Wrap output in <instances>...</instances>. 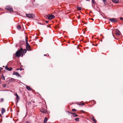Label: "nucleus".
I'll return each instance as SVG.
<instances>
[{
	"label": "nucleus",
	"mask_w": 123,
	"mask_h": 123,
	"mask_svg": "<svg viewBox=\"0 0 123 123\" xmlns=\"http://www.w3.org/2000/svg\"><path fill=\"white\" fill-rule=\"evenodd\" d=\"M47 27H49L50 28H51V27L50 26H48V25H47Z\"/></svg>",
	"instance_id": "a19ab883"
},
{
	"label": "nucleus",
	"mask_w": 123,
	"mask_h": 123,
	"mask_svg": "<svg viewBox=\"0 0 123 123\" xmlns=\"http://www.w3.org/2000/svg\"><path fill=\"white\" fill-rule=\"evenodd\" d=\"M26 48L29 51H31V48L30 46L27 47H26Z\"/></svg>",
	"instance_id": "f8f14e48"
},
{
	"label": "nucleus",
	"mask_w": 123,
	"mask_h": 123,
	"mask_svg": "<svg viewBox=\"0 0 123 123\" xmlns=\"http://www.w3.org/2000/svg\"><path fill=\"white\" fill-rule=\"evenodd\" d=\"M47 55L46 54H44V56H46Z\"/></svg>",
	"instance_id": "37998d69"
},
{
	"label": "nucleus",
	"mask_w": 123,
	"mask_h": 123,
	"mask_svg": "<svg viewBox=\"0 0 123 123\" xmlns=\"http://www.w3.org/2000/svg\"><path fill=\"white\" fill-rule=\"evenodd\" d=\"M0 116H1V114H0Z\"/></svg>",
	"instance_id": "a18cd8bd"
},
{
	"label": "nucleus",
	"mask_w": 123,
	"mask_h": 123,
	"mask_svg": "<svg viewBox=\"0 0 123 123\" xmlns=\"http://www.w3.org/2000/svg\"><path fill=\"white\" fill-rule=\"evenodd\" d=\"M35 0H32L30 2V3L31 4V5L32 6H33L34 5H35V4H34V3L35 2Z\"/></svg>",
	"instance_id": "9b49d317"
},
{
	"label": "nucleus",
	"mask_w": 123,
	"mask_h": 123,
	"mask_svg": "<svg viewBox=\"0 0 123 123\" xmlns=\"http://www.w3.org/2000/svg\"><path fill=\"white\" fill-rule=\"evenodd\" d=\"M92 7L94 8L95 7V6L97 5L96 3L95 0H92Z\"/></svg>",
	"instance_id": "39448f33"
},
{
	"label": "nucleus",
	"mask_w": 123,
	"mask_h": 123,
	"mask_svg": "<svg viewBox=\"0 0 123 123\" xmlns=\"http://www.w3.org/2000/svg\"><path fill=\"white\" fill-rule=\"evenodd\" d=\"M15 96H16V97L18 96L16 93H15Z\"/></svg>",
	"instance_id": "2f4dec72"
},
{
	"label": "nucleus",
	"mask_w": 123,
	"mask_h": 123,
	"mask_svg": "<svg viewBox=\"0 0 123 123\" xmlns=\"http://www.w3.org/2000/svg\"><path fill=\"white\" fill-rule=\"evenodd\" d=\"M1 84V81L0 80V85Z\"/></svg>",
	"instance_id": "79ce46f5"
},
{
	"label": "nucleus",
	"mask_w": 123,
	"mask_h": 123,
	"mask_svg": "<svg viewBox=\"0 0 123 123\" xmlns=\"http://www.w3.org/2000/svg\"><path fill=\"white\" fill-rule=\"evenodd\" d=\"M109 20L112 23L117 22V21L116 20V19L115 18H111L109 19Z\"/></svg>",
	"instance_id": "423d86ee"
},
{
	"label": "nucleus",
	"mask_w": 123,
	"mask_h": 123,
	"mask_svg": "<svg viewBox=\"0 0 123 123\" xmlns=\"http://www.w3.org/2000/svg\"><path fill=\"white\" fill-rule=\"evenodd\" d=\"M84 103H82V104H79L80 105H85Z\"/></svg>",
	"instance_id": "7c9ffc66"
},
{
	"label": "nucleus",
	"mask_w": 123,
	"mask_h": 123,
	"mask_svg": "<svg viewBox=\"0 0 123 123\" xmlns=\"http://www.w3.org/2000/svg\"><path fill=\"white\" fill-rule=\"evenodd\" d=\"M26 47H27L28 46H30L29 44L28 43V41H26Z\"/></svg>",
	"instance_id": "5701e85b"
},
{
	"label": "nucleus",
	"mask_w": 123,
	"mask_h": 123,
	"mask_svg": "<svg viewBox=\"0 0 123 123\" xmlns=\"http://www.w3.org/2000/svg\"><path fill=\"white\" fill-rule=\"evenodd\" d=\"M120 19L121 20H123V18L122 17H121L120 18Z\"/></svg>",
	"instance_id": "473e14b6"
},
{
	"label": "nucleus",
	"mask_w": 123,
	"mask_h": 123,
	"mask_svg": "<svg viewBox=\"0 0 123 123\" xmlns=\"http://www.w3.org/2000/svg\"><path fill=\"white\" fill-rule=\"evenodd\" d=\"M12 75H16L17 77H21V76L17 72H15L14 71L13 72Z\"/></svg>",
	"instance_id": "0eeeda50"
},
{
	"label": "nucleus",
	"mask_w": 123,
	"mask_h": 123,
	"mask_svg": "<svg viewBox=\"0 0 123 123\" xmlns=\"http://www.w3.org/2000/svg\"><path fill=\"white\" fill-rule=\"evenodd\" d=\"M4 99L3 98H1L0 100V102H3V101Z\"/></svg>",
	"instance_id": "cd10ccee"
},
{
	"label": "nucleus",
	"mask_w": 123,
	"mask_h": 123,
	"mask_svg": "<svg viewBox=\"0 0 123 123\" xmlns=\"http://www.w3.org/2000/svg\"><path fill=\"white\" fill-rule=\"evenodd\" d=\"M71 114H73V116L74 117H76L78 116V115L76 114V113H71Z\"/></svg>",
	"instance_id": "f3484780"
},
{
	"label": "nucleus",
	"mask_w": 123,
	"mask_h": 123,
	"mask_svg": "<svg viewBox=\"0 0 123 123\" xmlns=\"http://www.w3.org/2000/svg\"><path fill=\"white\" fill-rule=\"evenodd\" d=\"M26 52V50L25 49H23L22 48L19 50H18L16 53V56L18 57H19L23 53H25Z\"/></svg>",
	"instance_id": "f257e3e1"
},
{
	"label": "nucleus",
	"mask_w": 123,
	"mask_h": 123,
	"mask_svg": "<svg viewBox=\"0 0 123 123\" xmlns=\"http://www.w3.org/2000/svg\"><path fill=\"white\" fill-rule=\"evenodd\" d=\"M2 86L4 88L5 87H6V85L5 84H3L2 85Z\"/></svg>",
	"instance_id": "c85d7f7f"
},
{
	"label": "nucleus",
	"mask_w": 123,
	"mask_h": 123,
	"mask_svg": "<svg viewBox=\"0 0 123 123\" xmlns=\"http://www.w3.org/2000/svg\"><path fill=\"white\" fill-rule=\"evenodd\" d=\"M46 17L48 18V19H50L53 18L55 17V16L52 15H50L49 16L47 15Z\"/></svg>",
	"instance_id": "20e7f679"
},
{
	"label": "nucleus",
	"mask_w": 123,
	"mask_h": 123,
	"mask_svg": "<svg viewBox=\"0 0 123 123\" xmlns=\"http://www.w3.org/2000/svg\"><path fill=\"white\" fill-rule=\"evenodd\" d=\"M20 70V71H21L22 70V68H20L19 69H17V70Z\"/></svg>",
	"instance_id": "72a5a7b5"
},
{
	"label": "nucleus",
	"mask_w": 123,
	"mask_h": 123,
	"mask_svg": "<svg viewBox=\"0 0 123 123\" xmlns=\"http://www.w3.org/2000/svg\"><path fill=\"white\" fill-rule=\"evenodd\" d=\"M15 80H16L14 79L11 78L9 79V81L10 82H12L15 81Z\"/></svg>",
	"instance_id": "ddd939ff"
},
{
	"label": "nucleus",
	"mask_w": 123,
	"mask_h": 123,
	"mask_svg": "<svg viewBox=\"0 0 123 123\" xmlns=\"http://www.w3.org/2000/svg\"><path fill=\"white\" fill-rule=\"evenodd\" d=\"M77 8L79 11L81 10V8L80 7H78V6H77Z\"/></svg>",
	"instance_id": "a878e982"
},
{
	"label": "nucleus",
	"mask_w": 123,
	"mask_h": 123,
	"mask_svg": "<svg viewBox=\"0 0 123 123\" xmlns=\"http://www.w3.org/2000/svg\"><path fill=\"white\" fill-rule=\"evenodd\" d=\"M26 88L28 90H32V89L29 86H26Z\"/></svg>",
	"instance_id": "4468645a"
},
{
	"label": "nucleus",
	"mask_w": 123,
	"mask_h": 123,
	"mask_svg": "<svg viewBox=\"0 0 123 123\" xmlns=\"http://www.w3.org/2000/svg\"><path fill=\"white\" fill-rule=\"evenodd\" d=\"M112 1L115 4L118 3L119 2V0H112Z\"/></svg>",
	"instance_id": "dca6fc26"
},
{
	"label": "nucleus",
	"mask_w": 123,
	"mask_h": 123,
	"mask_svg": "<svg viewBox=\"0 0 123 123\" xmlns=\"http://www.w3.org/2000/svg\"><path fill=\"white\" fill-rule=\"evenodd\" d=\"M49 21H45V22L47 23H48Z\"/></svg>",
	"instance_id": "e433bc0d"
},
{
	"label": "nucleus",
	"mask_w": 123,
	"mask_h": 123,
	"mask_svg": "<svg viewBox=\"0 0 123 123\" xmlns=\"http://www.w3.org/2000/svg\"><path fill=\"white\" fill-rule=\"evenodd\" d=\"M26 16L30 18H33L35 17V16L33 14H26Z\"/></svg>",
	"instance_id": "f03ea898"
},
{
	"label": "nucleus",
	"mask_w": 123,
	"mask_h": 123,
	"mask_svg": "<svg viewBox=\"0 0 123 123\" xmlns=\"http://www.w3.org/2000/svg\"><path fill=\"white\" fill-rule=\"evenodd\" d=\"M5 68L6 70L8 71H11L12 69V68H11V67L8 68L7 66H6Z\"/></svg>",
	"instance_id": "9d476101"
},
{
	"label": "nucleus",
	"mask_w": 123,
	"mask_h": 123,
	"mask_svg": "<svg viewBox=\"0 0 123 123\" xmlns=\"http://www.w3.org/2000/svg\"><path fill=\"white\" fill-rule=\"evenodd\" d=\"M25 123H30L29 122H26Z\"/></svg>",
	"instance_id": "58836bf2"
},
{
	"label": "nucleus",
	"mask_w": 123,
	"mask_h": 123,
	"mask_svg": "<svg viewBox=\"0 0 123 123\" xmlns=\"http://www.w3.org/2000/svg\"><path fill=\"white\" fill-rule=\"evenodd\" d=\"M112 35H113L114 37V38H115V39H116L115 38V37H114V35H113V32H112Z\"/></svg>",
	"instance_id": "4c0bfd02"
},
{
	"label": "nucleus",
	"mask_w": 123,
	"mask_h": 123,
	"mask_svg": "<svg viewBox=\"0 0 123 123\" xmlns=\"http://www.w3.org/2000/svg\"><path fill=\"white\" fill-rule=\"evenodd\" d=\"M38 24H40V25H43V24H42L41 23H40L39 22H38Z\"/></svg>",
	"instance_id": "c9c22d12"
},
{
	"label": "nucleus",
	"mask_w": 123,
	"mask_h": 123,
	"mask_svg": "<svg viewBox=\"0 0 123 123\" xmlns=\"http://www.w3.org/2000/svg\"><path fill=\"white\" fill-rule=\"evenodd\" d=\"M74 120L77 122H79V118H75V119Z\"/></svg>",
	"instance_id": "393cba45"
},
{
	"label": "nucleus",
	"mask_w": 123,
	"mask_h": 123,
	"mask_svg": "<svg viewBox=\"0 0 123 123\" xmlns=\"http://www.w3.org/2000/svg\"><path fill=\"white\" fill-rule=\"evenodd\" d=\"M1 77H2V79H3V80H5V77L4 76V75L3 74H2L1 75Z\"/></svg>",
	"instance_id": "bb28decb"
},
{
	"label": "nucleus",
	"mask_w": 123,
	"mask_h": 123,
	"mask_svg": "<svg viewBox=\"0 0 123 123\" xmlns=\"http://www.w3.org/2000/svg\"><path fill=\"white\" fill-rule=\"evenodd\" d=\"M25 41H26H26H28V39L26 37L25 38Z\"/></svg>",
	"instance_id": "f704fd0d"
},
{
	"label": "nucleus",
	"mask_w": 123,
	"mask_h": 123,
	"mask_svg": "<svg viewBox=\"0 0 123 123\" xmlns=\"http://www.w3.org/2000/svg\"><path fill=\"white\" fill-rule=\"evenodd\" d=\"M1 9V8H0V10Z\"/></svg>",
	"instance_id": "49530a36"
},
{
	"label": "nucleus",
	"mask_w": 123,
	"mask_h": 123,
	"mask_svg": "<svg viewBox=\"0 0 123 123\" xmlns=\"http://www.w3.org/2000/svg\"><path fill=\"white\" fill-rule=\"evenodd\" d=\"M19 100V96L17 97L16 98V100H17L16 102V103L17 104L18 102V100Z\"/></svg>",
	"instance_id": "2eb2a0df"
},
{
	"label": "nucleus",
	"mask_w": 123,
	"mask_h": 123,
	"mask_svg": "<svg viewBox=\"0 0 123 123\" xmlns=\"http://www.w3.org/2000/svg\"><path fill=\"white\" fill-rule=\"evenodd\" d=\"M67 112H68V113H70L71 114V112H70L69 111H67Z\"/></svg>",
	"instance_id": "ea45409f"
},
{
	"label": "nucleus",
	"mask_w": 123,
	"mask_h": 123,
	"mask_svg": "<svg viewBox=\"0 0 123 123\" xmlns=\"http://www.w3.org/2000/svg\"><path fill=\"white\" fill-rule=\"evenodd\" d=\"M115 34L117 36L120 35V32L118 30H117L116 31Z\"/></svg>",
	"instance_id": "6e6552de"
},
{
	"label": "nucleus",
	"mask_w": 123,
	"mask_h": 123,
	"mask_svg": "<svg viewBox=\"0 0 123 123\" xmlns=\"http://www.w3.org/2000/svg\"><path fill=\"white\" fill-rule=\"evenodd\" d=\"M103 3L105 5H106L107 4V0H103Z\"/></svg>",
	"instance_id": "4be33fe9"
},
{
	"label": "nucleus",
	"mask_w": 123,
	"mask_h": 123,
	"mask_svg": "<svg viewBox=\"0 0 123 123\" xmlns=\"http://www.w3.org/2000/svg\"><path fill=\"white\" fill-rule=\"evenodd\" d=\"M91 20H94V19L93 18H92L91 19Z\"/></svg>",
	"instance_id": "c03bdc74"
},
{
	"label": "nucleus",
	"mask_w": 123,
	"mask_h": 123,
	"mask_svg": "<svg viewBox=\"0 0 123 123\" xmlns=\"http://www.w3.org/2000/svg\"><path fill=\"white\" fill-rule=\"evenodd\" d=\"M26 47H27L28 46H30L29 44L28 43V41H26Z\"/></svg>",
	"instance_id": "b1692460"
},
{
	"label": "nucleus",
	"mask_w": 123,
	"mask_h": 123,
	"mask_svg": "<svg viewBox=\"0 0 123 123\" xmlns=\"http://www.w3.org/2000/svg\"><path fill=\"white\" fill-rule=\"evenodd\" d=\"M17 28L18 29H20L21 28V26L20 25H18L17 26Z\"/></svg>",
	"instance_id": "412c9836"
},
{
	"label": "nucleus",
	"mask_w": 123,
	"mask_h": 123,
	"mask_svg": "<svg viewBox=\"0 0 123 123\" xmlns=\"http://www.w3.org/2000/svg\"><path fill=\"white\" fill-rule=\"evenodd\" d=\"M41 112L43 113H46L47 112V111L44 109L42 108L40 110Z\"/></svg>",
	"instance_id": "1a4fd4ad"
},
{
	"label": "nucleus",
	"mask_w": 123,
	"mask_h": 123,
	"mask_svg": "<svg viewBox=\"0 0 123 123\" xmlns=\"http://www.w3.org/2000/svg\"><path fill=\"white\" fill-rule=\"evenodd\" d=\"M92 120L93 121V122L94 123H96L97 122L96 120V119H94V117H93L92 118Z\"/></svg>",
	"instance_id": "aec40b11"
},
{
	"label": "nucleus",
	"mask_w": 123,
	"mask_h": 123,
	"mask_svg": "<svg viewBox=\"0 0 123 123\" xmlns=\"http://www.w3.org/2000/svg\"><path fill=\"white\" fill-rule=\"evenodd\" d=\"M5 9L6 10L9 11H13L12 7L9 6H7L6 7Z\"/></svg>",
	"instance_id": "7ed1b4c3"
},
{
	"label": "nucleus",
	"mask_w": 123,
	"mask_h": 123,
	"mask_svg": "<svg viewBox=\"0 0 123 123\" xmlns=\"http://www.w3.org/2000/svg\"><path fill=\"white\" fill-rule=\"evenodd\" d=\"M72 111H76V110L75 109H72Z\"/></svg>",
	"instance_id": "c756f323"
},
{
	"label": "nucleus",
	"mask_w": 123,
	"mask_h": 123,
	"mask_svg": "<svg viewBox=\"0 0 123 123\" xmlns=\"http://www.w3.org/2000/svg\"><path fill=\"white\" fill-rule=\"evenodd\" d=\"M5 112V110L4 109L2 108L1 110V113L2 114H3V113Z\"/></svg>",
	"instance_id": "a211bd4d"
},
{
	"label": "nucleus",
	"mask_w": 123,
	"mask_h": 123,
	"mask_svg": "<svg viewBox=\"0 0 123 123\" xmlns=\"http://www.w3.org/2000/svg\"><path fill=\"white\" fill-rule=\"evenodd\" d=\"M48 119L46 117H45L44 118V121L43 123H46Z\"/></svg>",
	"instance_id": "6ab92c4d"
}]
</instances>
